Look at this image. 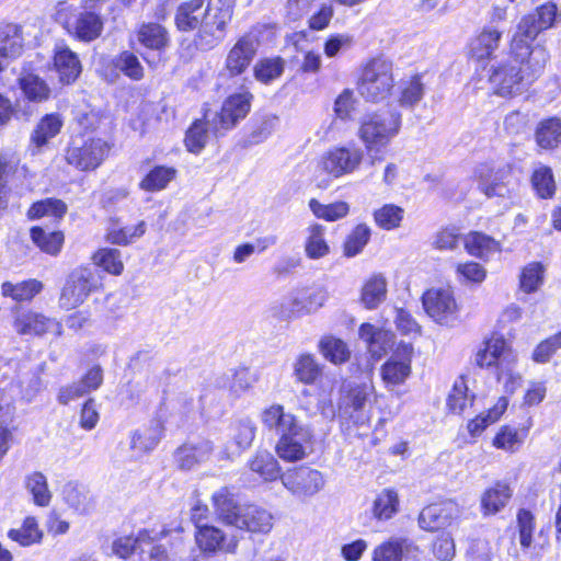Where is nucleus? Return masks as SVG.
Returning <instances> with one entry per match:
<instances>
[{"instance_id":"15","label":"nucleus","mask_w":561,"mask_h":561,"mask_svg":"<svg viewBox=\"0 0 561 561\" xmlns=\"http://www.w3.org/2000/svg\"><path fill=\"white\" fill-rule=\"evenodd\" d=\"M13 328L20 335H36L45 334L49 329L56 327L60 333V324L54 319L33 311L16 308L13 311Z\"/></svg>"},{"instance_id":"3","label":"nucleus","mask_w":561,"mask_h":561,"mask_svg":"<svg viewBox=\"0 0 561 561\" xmlns=\"http://www.w3.org/2000/svg\"><path fill=\"white\" fill-rule=\"evenodd\" d=\"M400 114L390 111L369 114L360 123L358 136L369 152L377 154L399 133Z\"/></svg>"},{"instance_id":"12","label":"nucleus","mask_w":561,"mask_h":561,"mask_svg":"<svg viewBox=\"0 0 561 561\" xmlns=\"http://www.w3.org/2000/svg\"><path fill=\"white\" fill-rule=\"evenodd\" d=\"M67 32L80 42L90 43L99 38L104 28V19L99 12L83 9L65 24Z\"/></svg>"},{"instance_id":"7","label":"nucleus","mask_w":561,"mask_h":561,"mask_svg":"<svg viewBox=\"0 0 561 561\" xmlns=\"http://www.w3.org/2000/svg\"><path fill=\"white\" fill-rule=\"evenodd\" d=\"M280 481L294 496L301 500L316 495L325 484L319 470L306 466L287 470L280 476Z\"/></svg>"},{"instance_id":"8","label":"nucleus","mask_w":561,"mask_h":561,"mask_svg":"<svg viewBox=\"0 0 561 561\" xmlns=\"http://www.w3.org/2000/svg\"><path fill=\"white\" fill-rule=\"evenodd\" d=\"M252 98L250 92L232 94L224 102L220 113H216L211 121L206 113L205 119L210 124L216 135L222 134L234 127L240 119L248 115Z\"/></svg>"},{"instance_id":"5","label":"nucleus","mask_w":561,"mask_h":561,"mask_svg":"<svg viewBox=\"0 0 561 561\" xmlns=\"http://www.w3.org/2000/svg\"><path fill=\"white\" fill-rule=\"evenodd\" d=\"M110 149V145L101 138L76 139L67 149L66 160L81 171L95 170L105 160Z\"/></svg>"},{"instance_id":"21","label":"nucleus","mask_w":561,"mask_h":561,"mask_svg":"<svg viewBox=\"0 0 561 561\" xmlns=\"http://www.w3.org/2000/svg\"><path fill=\"white\" fill-rule=\"evenodd\" d=\"M388 296V280L382 273H374L366 278L359 293V304L368 310L377 309Z\"/></svg>"},{"instance_id":"38","label":"nucleus","mask_w":561,"mask_h":561,"mask_svg":"<svg viewBox=\"0 0 561 561\" xmlns=\"http://www.w3.org/2000/svg\"><path fill=\"white\" fill-rule=\"evenodd\" d=\"M64 496L67 504L80 514H89L94 510V497L82 485H66L64 490Z\"/></svg>"},{"instance_id":"9","label":"nucleus","mask_w":561,"mask_h":561,"mask_svg":"<svg viewBox=\"0 0 561 561\" xmlns=\"http://www.w3.org/2000/svg\"><path fill=\"white\" fill-rule=\"evenodd\" d=\"M490 81L495 87L496 94L501 96L519 94L530 84L518 67L517 58L493 68Z\"/></svg>"},{"instance_id":"51","label":"nucleus","mask_w":561,"mask_h":561,"mask_svg":"<svg viewBox=\"0 0 561 561\" xmlns=\"http://www.w3.org/2000/svg\"><path fill=\"white\" fill-rule=\"evenodd\" d=\"M8 536L23 547L39 542L42 531L38 529L37 522L34 517H26L22 526L18 529H11Z\"/></svg>"},{"instance_id":"2","label":"nucleus","mask_w":561,"mask_h":561,"mask_svg":"<svg viewBox=\"0 0 561 561\" xmlns=\"http://www.w3.org/2000/svg\"><path fill=\"white\" fill-rule=\"evenodd\" d=\"M394 85L393 64L378 57L367 61L360 71L357 82L358 93L367 101L383 100Z\"/></svg>"},{"instance_id":"39","label":"nucleus","mask_w":561,"mask_h":561,"mask_svg":"<svg viewBox=\"0 0 561 561\" xmlns=\"http://www.w3.org/2000/svg\"><path fill=\"white\" fill-rule=\"evenodd\" d=\"M23 38L18 25L8 24L0 28V54L8 60L15 59L21 55Z\"/></svg>"},{"instance_id":"1","label":"nucleus","mask_w":561,"mask_h":561,"mask_svg":"<svg viewBox=\"0 0 561 561\" xmlns=\"http://www.w3.org/2000/svg\"><path fill=\"white\" fill-rule=\"evenodd\" d=\"M232 15V8L220 0H185L176 8L174 24L180 32L195 31V47L208 51L225 39Z\"/></svg>"},{"instance_id":"29","label":"nucleus","mask_w":561,"mask_h":561,"mask_svg":"<svg viewBox=\"0 0 561 561\" xmlns=\"http://www.w3.org/2000/svg\"><path fill=\"white\" fill-rule=\"evenodd\" d=\"M416 548L402 538H391L374 550L373 561H403Z\"/></svg>"},{"instance_id":"30","label":"nucleus","mask_w":561,"mask_h":561,"mask_svg":"<svg viewBox=\"0 0 561 561\" xmlns=\"http://www.w3.org/2000/svg\"><path fill=\"white\" fill-rule=\"evenodd\" d=\"M213 451V444L203 440L197 445L184 444L178 448L174 457L182 469H191L195 463L205 460Z\"/></svg>"},{"instance_id":"41","label":"nucleus","mask_w":561,"mask_h":561,"mask_svg":"<svg viewBox=\"0 0 561 561\" xmlns=\"http://www.w3.org/2000/svg\"><path fill=\"white\" fill-rule=\"evenodd\" d=\"M324 227L319 224H313L308 227L305 252L309 259L318 260L330 252V248L324 239Z\"/></svg>"},{"instance_id":"31","label":"nucleus","mask_w":561,"mask_h":561,"mask_svg":"<svg viewBox=\"0 0 561 561\" xmlns=\"http://www.w3.org/2000/svg\"><path fill=\"white\" fill-rule=\"evenodd\" d=\"M141 45L149 49L162 50L169 46L170 38L167 28L158 23H144L137 32Z\"/></svg>"},{"instance_id":"24","label":"nucleus","mask_w":561,"mask_h":561,"mask_svg":"<svg viewBox=\"0 0 561 561\" xmlns=\"http://www.w3.org/2000/svg\"><path fill=\"white\" fill-rule=\"evenodd\" d=\"M18 84L25 99L30 102L42 103L49 99L50 88L38 75L23 67L18 78Z\"/></svg>"},{"instance_id":"26","label":"nucleus","mask_w":561,"mask_h":561,"mask_svg":"<svg viewBox=\"0 0 561 561\" xmlns=\"http://www.w3.org/2000/svg\"><path fill=\"white\" fill-rule=\"evenodd\" d=\"M423 78V75H414L400 81L397 102L401 107L414 108L422 101L426 91Z\"/></svg>"},{"instance_id":"13","label":"nucleus","mask_w":561,"mask_h":561,"mask_svg":"<svg viewBox=\"0 0 561 561\" xmlns=\"http://www.w3.org/2000/svg\"><path fill=\"white\" fill-rule=\"evenodd\" d=\"M423 306L436 322H448L455 317L457 305L449 289L432 288L423 295Z\"/></svg>"},{"instance_id":"57","label":"nucleus","mask_w":561,"mask_h":561,"mask_svg":"<svg viewBox=\"0 0 561 561\" xmlns=\"http://www.w3.org/2000/svg\"><path fill=\"white\" fill-rule=\"evenodd\" d=\"M284 71V60L277 58H266L260 60L254 67V76L256 80L268 83L280 77Z\"/></svg>"},{"instance_id":"59","label":"nucleus","mask_w":561,"mask_h":561,"mask_svg":"<svg viewBox=\"0 0 561 561\" xmlns=\"http://www.w3.org/2000/svg\"><path fill=\"white\" fill-rule=\"evenodd\" d=\"M310 209L318 218H323L329 221L337 220L348 213V204L345 202H336L329 205H323L316 199L309 203Z\"/></svg>"},{"instance_id":"45","label":"nucleus","mask_w":561,"mask_h":561,"mask_svg":"<svg viewBox=\"0 0 561 561\" xmlns=\"http://www.w3.org/2000/svg\"><path fill=\"white\" fill-rule=\"evenodd\" d=\"M411 374L410 358L399 359L397 357L389 358L381 368V375L385 382L390 385H400Z\"/></svg>"},{"instance_id":"20","label":"nucleus","mask_w":561,"mask_h":561,"mask_svg":"<svg viewBox=\"0 0 561 561\" xmlns=\"http://www.w3.org/2000/svg\"><path fill=\"white\" fill-rule=\"evenodd\" d=\"M256 42L243 36L232 46L226 58V68L231 76L241 75L252 62L256 54Z\"/></svg>"},{"instance_id":"25","label":"nucleus","mask_w":561,"mask_h":561,"mask_svg":"<svg viewBox=\"0 0 561 561\" xmlns=\"http://www.w3.org/2000/svg\"><path fill=\"white\" fill-rule=\"evenodd\" d=\"M454 511L455 508L451 504L428 505L420 513V527L428 531H436L445 528L451 524Z\"/></svg>"},{"instance_id":"44","label":"nucleus","mask_w":561,"mask_h":561,"mask_svg":"<svg viewBox=\"0 0 561 561\" xmlns=\"http://www.w3.org/2000/svg\"><path fill=\"white\" fill-rule=\"evenodd\" d=\"M465 248L469 254L485 257L490 253L500 251V244L493 238L480 233L471 232L465 238Z\"/></svg>"},{"instance_id":"56","label":"nucleus","mask_w":561,"mask_h":561,"mask_svg":"<svg viewBox=\"0 0 561 561\" xmlns=\"http://www.w3.org/2000/svg\"><path fill=\"white\" fill-rule=\"evenodd\" d=\"M114 65L131 80L138 81L144 78V67L138 57L128 50L121 53L115 58Z\"/></svg>"},{"instance_id":"62","label":"nucleus","mask_w":561,"mask_h":561,"mask_svg":"<svg viewBox=\"0 0 561 561\" xmlns=\"http://www.w3.org/2000/svg\"><path fill=\"white\" fill-rule=\"evenodd\" d=\"M531 181L540 197L549 198L554 194L556 185L550 168L540 167L537 169L533 174Z\"/></svg>"},{"instance_id":"17","label":"nucleus","mask_w":561,"mask_h":561,"mask_svg":"<svg viewBox=\"0 0 561 561\" xmlns=\"http://www.w3.org/2000/svg\"><path fill=\"white\" fill-rule=\"evenodd\" d=\"M273 515L267 510L254 505L244 504L234 528L253 534H268L273 528Z\"/></svg>"},{"instance_id":"32","label":"nucleus","mask_w":561,"mask_h":561,"mask_svg":"<svg viewBox=\"0 0 561 561\" xmlns=\"http://www.w3.org/2000/svg\"><path fill=\"white\" fill-rule=\"evenodd\" d=\"M512 490L508 484L497 482L488 489L481 497V506L485 515H494L510 501Z\"/></svg>"},{"instance_id":"48","label":"nucleus","mask_w":561,"mask_h":561,"mask_svg":"<svg viewBox=\"0 0 561 561\" xmlns=\"http://www.w3.org/2000/svg\"><path fill=\"white\" fill-rule=\"evenodd\" d=\"M508 401L505 397H500L496 403L488 410L486 414H481L468 423V431L472 435L481 433L488 425L496 422L506 411Z\"/></svg>"},{"instance_id":"63","label":"nucleus","mask_w":561,"mask_h":561,"mask_svg":"<svg viewBox=\"0 0 561 561\" xmlns=\"http://www.w3.org/2000/svg\"><path fill=\"white\" fill-rule=\"evenodd\" d=\"M232 431V437L238 447L247 449L255 437L256 426L252 420L242 419L233 424Z\"/></svg>"},{"instance_id":"55","label":"nucleus","mask_w":561,"mask_h":561,"mask_svg":"<svg viewBox=\"0 0 561 561\" xmlns=\"http://www.w3.org/2000/svg\"><path fill=\"white\" fill-rule=\"evenodd\" d=\"M93 261L113 275H121L124 270L121 251L117 249H101L93 255Z\"/></svg>"},{"instance_id":"64","label":"nucleus","mask_w":561,"mask_h":561,"mask_svg":"<svg viewBox=\"0 0 561 561\" xmlns=\"http://www.w3.org/2000/svg\"><path fill=\"white\" fill-rule=\"evenodd\" d=\"M522 443L523 438L519 436L518 432L510 426H502L493 438L494 447L511 453L518 449Z\"/></svg>"},{"instance_id":"23","label":"nucleus","mask_w":561,"mask_h":561,"mask_svg":"<svg viewBox=\"0 0 561 561\" xmlns=\"http://www.w3.org/2000/svg\"><path fill=\"white\" fill-rule=\"evenodd\" d=\"M64 125L61 116L57 113L46 114L39 119L31 134L32 153L35 154L56 137Z\"/></svg>"},{"instance_id":"11","label":"nucleus","mask_w":561,"mask_h":561,"mask_svg":"<svg viewBox=\"0 0 561 561\" xmlns=\"http://www.w3.org/2000/svg\"><path fill=\"white\" fill-rule=\"evenodd\" d=\"M515 363L516 355L501 336H491L476 354V364L479 367L483 368L495 365L497 371L502 370V374L504 368H508V366L515 365Z\"/></svg>"},{"instance_id":"61","label":"nucleus","mask_w":561,"mask_h":561,"mask_svg":"<svg viewBox=\"0 0 561 561\" xmlns=\"http://www.w3.org/2000/svg\"><path fill=\"white\" fill-rule=\"evenodd\" d=\"M146 228V222L140 221L135 227L112 229L107 233V240L113 244L127 245L128 243L144 236Z\"/></svg>"},{"instance_id":"35","label":"nucleus","mask_w":561,"mask_h":561,"mask_svg":"<svg viewBox=\"0 0 561 561\" xmlns=\"http://www.w3.org/2000/svg\"><path fill=\"white\" fill-rule=\"evenodd\" d=\"M502 33L494 28H484L470 44L472 57L481 60L490 58L497 49Z\"/></svg>"},{"instance_id":"14","label":"nucleus","mask_w":561,"mask_h":561,"mask_svg":"<svg viewBox=\"0 0 561 561\" xmlns=\"http://www.w3.org/2000/svg\"><path fill=\"white\" fill-rule=\"evenodd\" d=\"M529 43L530 42H524L519 44L518 47H515L512 42V48L514 51L520 50L515 53V58L518 60V67L523 71L525 79L531 83L543 71L549 59V54L547 49L540 45H537L529 50Z\"/></svg>"},{"instance_id":"46","label":"nucleus","mask_w":561,"mask_h":561,"mask_svg":"<svg viewBox=\"0 0 561 561\" xmlns=\"http://www.w3.org/2000/svg\"><path fill=\"white\" fill-rule=\"evenodd\" d=\"M33 242L45 253L57 255L64 243V234L60 231H45L39 227L31 229Z\"/></svg>"},{"instance_id":"36","label":"nucleus","mask_w":561,"mask_h":561,"mask_svg":"<svg viewBox=\"0 0 561 561\" xmlns=\"http://www.w3.org/2000/svg\"><path fill=\"white\" fill-rule=\"evenodd\" d=\"M350 162L351 152L346 148H336L320 160L318 168L332 178H339L346 173Z\"/></svg>"},{"instance_id":"43","label":"nucleus","mask_w":561,"mask_h":561,"mask_svg":"<svg viewBox=\"0 0 561 561\" xmlns=\"http://www.w3.org/2000/svg\"><path fill=\"white\" fill-rule=\"evenodd\" d=\"M249 468L265 481H274L282 476L279 474L280 468L277 460L268 451L256 453L250 460Z\"/></svg>"},{"instance_id":"6","label":"nucleus","mask_w":561,"mask_h":561,"mask_svg":"<svg viewBox=\"0 0 561 561\" xmlns=\"http://www.w3.org/2000/svg\"><path fill=\"white\" fill-rule=\"evenodd\" d=\"M479 190L489 198L511 197L512 171L508 165H495L494 163H482L474 170Z\"/></svg>"},{"instance_id":"37","label":"nucleus","mask_w":561,"mask_h":561,"mask_svg":"<svg viewBox=\"0 0 561 561\" xmlns=\"http://www.w3.org/2000/svg\"><path fill=\"white\" fill-rule=\"evenodd\" d=\"M24 486L32 495L37 506L46 507L51 501V492L48 488L47 478L41 471H33L25 476Z\"/></svg>"},{"instance_id":"10","label":"nucleus","mask_w":561,"mask_h":561,"mask_svg":"<svg viewBox=\"0 0 561 561\" xmlns=\"http://www.w3.org/2000/svg\"><path fill=\"white\" fill-rule=\"evenodd\" d=\"M94 287L93 273L85 267L75 270L67 278L59 297V306L70 310L83 304Z\"/></svg>"},{"instance_id":"52","label":"nucleus","mask_w":561,"mask_h":561,"mask_svg":"<svg viewBox=\"0 0 561 561\" xmlns=\"http://www.w3.org/2000/svg\"><path fill=\"white\" fill-rule=\"evenodd\" d=\"M319 347L323 356L333 364L344 363L350 356L347 344L334 336L321 339Z\"/></svg>"},{"instance_id":"50","label":"nucleus","mask_w":561,"mask_h":561,"mask_svg":"<svg viewBox=\"0 0 561 561\" xmlns=\"http://www.w3.org/2000/svg\"><path fill=\"white\" fill-rule=\"evenodd\" d=\"M403 217L404 209L394 204H386L374 211L376 225L385 230L399 228Z\"/></svg>"},{"instance_id":"54","label":"nucleus","mask_w":561,"mask_h":561,"mask_svg":"<svg viewBox=\"0 0 561 561\" xmlns=\"http://www.w3.org/2000/svg\"><path fill=\"white\" fill-rule=\"evenodd\" d=\"M67 211L66 204L60 199L46 198L34 203L28 209V217L32 219L44 216L61 218Z\"/></svg>"},{"instance_id":"22","label":"nucleus","mask_w":561,"mask_h":561,"mask_svg":"<svg viewBox=\"0 0 561 561\" xmlns=\"http://www.w3.org/2000/svg\"><path fill=\"white\" fill-rule=\"evenodd\" d=\"M54 67L59 81L66 84L75 82L82 70L77 54L65 44H58L55 47Z\"/></svg>"},{"instance_id":"4","label":"nucleus","mask_w":561,"mask_h":561,"mask_svg":"<svg viewBox=\"0 0 561 561\" xmlns=\"http://www.w3.org/2000/svg\"><path fill=\"white\" fill-rule=\"evenodd\" d=\"M561 21V12L553 2H546L538 7L535 12L523 16L517 25L513 37L515 47L526 42H533L538 34L554 26Z\"/></svg>"},{"instance_id":"34","label":"nucleus","mask_w":561,"mask_h":561,"mask_svg":"<svg viewBox=\"0 0 561 561\" xmlns=\"http://www.w3.org/2000/svg\"><path fill=\"white\" fill-rule=\"evenodd\" d=\"M43 289L42 282L31 278L20 283L4 282L1 285V294L15 301H30Z\"/></svg>"},{"instance_id":"27","label":"nucleus","mask_w":561,"mask_h":561,"mask_svg":"<svg viewBox=\"0 0 561 561\" xmlns=\"http://www.w3.org/2000/svg\"><path fill=\"white\" fill-rule=\"evenodd\" d=\"M358 334L360 341L375 358H380L392 343V335L389 332L376 329L369 323L362 324Z\"/></svg>"},{"instance_id":"40","label":"nucleus","mask_w":561,"mask_h":561,"mask_svg":"<svg viewBox=\"0 0 561 561\" xmlns=\"http://www.w3.org/2000/svg\"><path fill=\"white\" fill-rule=\"evenodd\" d=\"M162 427L159 423L145 428L137 430L131 434L130 448L137 454H146L156 448L160 442Z\"/></svg>"},{"instance_id":"47","label":"nucleus","mask_w":561,"mask_h":561,"mask_svg":"<svg viewBox=\"0 0 561 561\" xmlns=\"http://www.w3.org/2000/svg\"><path fill=\"white\" fill-rule=\"evenodd\" d=\"M468 392L469 389L466 381L462 378L456 380L447 398V407L450 412L461 414L467 408L472 405L474 396Z\"/></svg>"},{"instance_id":"49","label":"nucleus","mask_w":561,"mask_h":561,"mask_svg":"<svg viewBox=\"0 0 561 561\" xmlns=\"http://www.w3.org/2000/svg\"><path fill=\"white\" fill-rule=\"evenodd\" d=\"M543 265L538 262H531L522 270L519 275V288L526 294L535 293L543 284Z\"/></svg>"},{"instance_id":"28","label":"nucleus","mask_w":561,"mask_h":561,"mask_svg":"<svg viewBox=\"0 0 561 561\" xmlns=\"http://www.w3.org/2000/svg\"><path fill=\"white\" fill-rule=\"evenodd\" d=\"M323 366L312 354H300L293 363V375L296 381L314 385L322 376Z\"/></svg>"},{"instance_id":"18","label":"nucleus","mask_w":561,"mask_h":561,"mask_svg":"<svg viewBox=\"0 0 561 561\" xmlns=\"http://www.w3.org/2000/svg\"><path fill=\"white\" fill-rule=\"evenodd\" d=\"M211 506L217 519L233 527L243 505L238 503L236 494L228 486H221L211 495Z\"/></svg>"},{"instance_id":"33","label":"nucleus","mask_w":561,"mask_h":561,"mask_svg":"<svg viewBox=\"0 0 561 561\" xmlns=\"http://www.w3.org/2000/svg\"><path fill=\"white\" fill-rule=\"evenodd\" d=\"M178 174V170L168 165L153 167L139 182V187L145 192H159L168 187Z\"/></svg>"},{"instance_id":"19","label":"nucleus","mask_w":561,"mask_h":561,"mask_svg":"<svg viewBox=\"0 0 561 561\" xmlns=\"http://www.w3.org/2000/svg\"><path fill=\"white\" fill-rule=\"evenodd\" d=\"M298 432L301 433L300 436L290 433L279 437L275 450L280 459L285 461H298L306 457L307 444L311 440V433L306 426L298 428L297 433Z\"/></svg>"},{"instance_id":"60","label":"nucleus","mask_w":561,"mask_h":561,"mask_svg":"<svg viewBox=\"0 0 561 561\" xmlns=\"http://www.w3.org/2000/svg\"><path fill=\"white\" fill-rule=\"evenodd\" d=\"M149 540L150 536L147 530L139 531L137 537H121L113 542V552L119 558L126 559L136 551L142 542H148Z\"/></svg>"},{"instance_id":"53","label":"nucleus","mask_w":561,"mask_h":561,"mask_svg":"<svg viewBox=\"0 0 561 561\" xmlns=\"http://www.w3.org/2000/svg\"><path fill=\"white\" fill-rule=\"evenodd\" d=\"M197 528L196 541L202 550L213 552L224 547L225 536L219 528L207 525Z\"/></svg>"},{"instance_id":"58","label":"nucleus","mask_w":561,"mask_h":561,"mask_svg":"<svg viewBox=\"0 0 561 561\" xmlns=\"http://www.w3.org/2000/svg\"><path fill=\"white\" fill-rule=\"evenodd\" d=\"M398 494L392 490H383L374 502V515L378 519H389L397 512Z\"/></svg>"},{"instance_id":"16","label":"nucleus","mask_w":561,"mask_h":561,"mask_svg":"<svg viewBox=\"0 0 561 561\" xmlns=\"http://www.w3.org/2000/svg\"><path fill=\"white\" fill-rule=\"evenodd\" d=\"M261 422L266 430L279 437L290 433L300 436L301 433H297V430L304 426L293 413L286 412L285 408L278 403H274L262 411Z\"/></svg>"},{"instance_id":"42","label":"nucleus","mask_w":561,"mask_h":561,"mask_svg":"<svg viewBox=\"0 0 561 561\" xmlns=\"http://www.w3.org/2000/svg\"><path fill=\"white\" fill-rule=\"evenodd\" d=\"M536 142L542 149H552L561 138V119L551 117L542 121L536 129Z\"/></svg>"}]
</instances>
